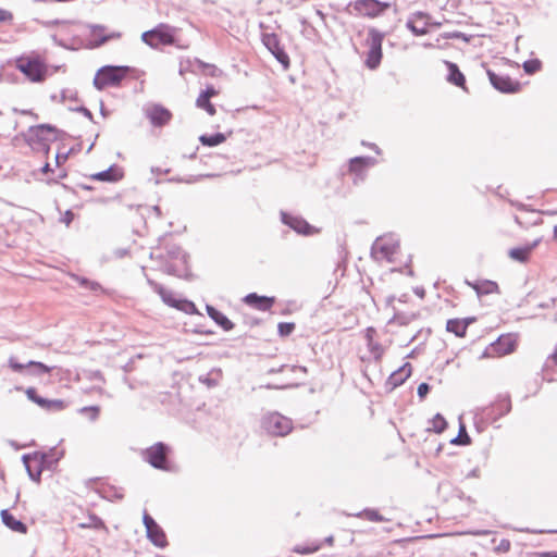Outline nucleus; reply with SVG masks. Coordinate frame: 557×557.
<instances>
[{
	"mask_svg": "<svg viewBox=\"0 0 557 557\" xmlns=\"http://www.w3.org/2000/svg\"><path fill=\"white\" fill-rule=\"evenodd\" d=\"M355 516L356 517H360V518L363 517L367 520L372 521V522H383V521H386V519L383 516H381L379 513V511L375 510V509H364V510L356 513Z\"/></svg>",
	"mask_w": 557,
	"mask_h": 557,
	"instance_id": "34",
	"label": "nucleus"
},
{
	"mask_svg": "<svg viewBox=\"0 0 557 557\" xmlns=\"http://www.w3.org/2000/svg\"><path fill=\"white\" fill-rule=\"evenodd\" d=\"M285 368H287V367H286V366H282V367H281V368H278V369H274V368H272V369H270V370H269V373L280 372V371H283Z\"/></svg>",
	"mask_w": 557,
	"mask_h": 557,
	"instance_id": "58",
	"label": "nucleus"
},
{
	"mask_svg": "<svg viewBox=\"0 0 557 557\" xmlns=\"http://www.w3.org/2000/svg\"><path fill=\"white\" fill-rule=\"evenodd\" d=\"M129 72L131 67L126 65H104L96 73L92 84L98 90L119 86Z\"/></svg>",
	"mask_w": 557,
	"mask_h": 557,
	"instance_id": "1",
	"label": "nucleus"
},
{
	"mask_svg": "<svg viewBox=\"0 0 557 557\" xmlns=\"http://www.w3.org/2000/svg\"><path fill=\"white\" fill-rule=\"evenodd\" d=\"M411 374V364L409 362L405 363L397 371L393 372L388 380L387 384L393 387H397L401 385Z\"/></svg>",
	"mask_w": 557,
	"mask_h": 557,
	"instance_id": "28",
	"label": "nucleus"
},
{
	"mask_svg": "<svg viewBox=\"0 0 557 557\" xmlns=\"http://www.w3.org/2000/svg\"><path fill=\"white\" fill-rule=\"evenodd\" d=\"M16 69L32 82H42L47 74L46 64L38 58L20 57L15 62Z\"/></svg>",
	"mask_w": 557,
	"mask_h": 557,
	"instance_id": "5",
	"label": "nucleus"
},
{
	"mask_svg": "<svg viewBox=\"0 0 557 557\" xmlns=\"http://www.w3.org/2000/svg\"><path fill=\"white\" fill-rule=\"evenodd\" d=\"M473 321V318L449 319L446 323V330L448 332L454 333L458 337H465L469 324L472 323Z\"/></svg>",
	"mask_w": 557,
	"mask_h": 557,
	"instance_id": "20",
	"label": "nucleus"
},
{
	"mask_svg": "<svg viewBox=\"0 0 557 557\" xmlns=\"http://www.w3.org/2000/svg\"><path fill=\"white\" fill-rule=\"evenodd\" d=\"M286 386H287V385H282V386L271 385V384L265 385V387H267L268 389L284 388V387H286Z\"/></svg>",
	"mask_w": 557,
	"mask_h": 557,
	"instance_id": "55",
	"label": "nucleus"
},
{
	"mask_svg": "<svg viewBox=\"0 0 557 557\" xmlns=\"http://www.w3.org/2000/svg\"><path fill=\"white\" fill-rule=\"evenodd\" d=\"M333 541H334V537H333V536H329V537H326V539H325V542H326L327 544H330V545L333 543Z\"/></svg>",
	"mask_w": 557,
	"mask_h": 557,
	"instance_id": "64",
	"label": "nucleus"
},
{
	"mask_svg": "<svg viewBox=\"0 0 557 557\" xmlns=\"http://www.w3.org/2000/svg\"><path fill=\"white\" fill-rule=\"evenodd\" d=\"M537 244H539V240H535L532 244L523 246V247L511 248L508 251V256L516 261L524 263L529 260V257H530L532 250L537 246Z\"/></svg>",
	"mask_w": 557,
	"mask_h": 557,
	"instance_id": "25",
	"label": "nucleus"
},
{
	"mask_svg": "<svg viewBox=\"0 0 557 557\" xmlns=\"http://www.w3.org/2000/svg\"><path fill=\"white\" fill-rule=\"evenodd\" d=\"M431 423H432L431 430L438 434L444 432L445 429L447 428V421L441 413H436L434 416V418L432 419Z\"/></svg>",
	"mask_w": 557,
	"mask_h": 557,
	"instance_id": "37",
	"label": "nucleus"
},
{
	"mask_svg": "<svg viewBox=\"0 0 557 557\" xmlns=\"http://www.w3.org/2000/svg\"><path fill=\"white\" fill-rule=\"evenodd\" d=\"M376 164V160L372 157H355L349 161V170L357 175L362 174L363 170Z\"/></svg>",
	"mask_w": 557,
	"mask_h": 557,
	"instance_id": "26",
	"label": "nucleus"
},
{
	"mask_svg": "<svg viewBox=\"0 0 557 557\" xmlns=\"http://www.w3.org/2000/svg\"><path fill=\"white\" fill-rule=\"evenodd\" d=\"M362 145H363V146H367V147H369V148H371V149H373L377 154H380V153H381V149H380V148H379V146H377V145H375V144H371V143L362 141Z\"/></svg>",
	"mask_w": 557,
	"mask_h": 557,
	"instance_id": "51",
	"label": "nucleus"
},
{
	"mask_svg": "<svg viewBox=\"0 0 557 557\" xmlns=\"http://www.w3.org/2000/svg\"><path fill=\"white\" fill-rule=\"evenodd\" d=\"M13 20V14L4 9H0V22H11Z\"/></svg>",
	"mask_w": 557,
	"mask_h": 557,
	"instance_id": "45",
	"label": "nucleus"
},
{
	"mask_svg": "<svg viewBox=\"0 0 557 557\" xmlns=\"http://www.w3.org/2000/svg\"><path fill=\"white\" fill-rule=\"evenodd\" d=\"M165 272L169 273V274H174L175 273L173 267L170 265V264H168L165 267Z\"/></svg>",
	"mask_w": 557,
	"mask_h": 557,
	"instance_id": "59",
	"label": "nucleus"
},
{
	"mask_svg": "<svg viewBox=\"0 0 557 557\" xmlns=\"http://www.w3.org/2000/svg\"><path fill=\"white\" fill-rule=\"evenodd\" d=\"M522 66L527 74L532 75L541 70L542 62L539 59H531L524 61Z\"/></svg>",
	"mask_w": 557,
	"mask_h": 557,
	"instance_id": "38",
	"label": "nucleus"
},
{
	"mask_svg": "<svg viewBox=\"0 0 557 557\" xmlns=\"http://www.w3.org/2000/svg\"><path fill=\"white\" fill-rule=\"evenodd\" d=\"M202 96H207V98H211L218 95V90L213 86H208L205 90L200 92Z\"/></svg>",
	"mask_w": 557,
	"mask_h": 557,
	"instance_id": "46",
	"label": "nucleus"
},
{
	"mask_svg": "<svg viewBox=\"0 0 557 557\" xmlns=\"http://www.w3.org/2000/svg\"><path fill=\"white\" fill-rule=\"evenodd\" d=\"M9 367L14 372H23L27 370L29 373L35 375L47 374L51 372V368L39 361H28L27 363H20L14 357L9 358Z\"/></svg>",
	"mask_w": 557,
	"mask_h": 557,
	"instance_id": "13",
	"label": "nucleus"
},
{
	"mask_svg": "<svg viewBox=\"0 0 557 557\" xmlns=\"http://www.w3.org/2000/svg\"><path fill=\"white\" fill-rule=\"evenodd\" d=\"M66 159H67V153H64V154H60V153H58V154L55 156V162H57V165H60V164H61V162L66 161Z\"/></svg>",
	"mask_w": 557,
	"mask_h": 557,
	"instance_id": "52",
	"label": "nucleus"
},
{
	"mask_svg": "<svg viewBox=\"0 0 557 557\" xmlns=\"http://www.w3.org/2000/svg\"><path fill=\"white\" fill-rule=\"evenodd\" d=\"M430 392V385L428 383H420L418 388H417V393H418V396L423 399Z\"/></svg>",
	"mask_w": 557,
	"mask_h": 557,
	"instance_id": "43",
	"label": "nucleus"
},
{
	"mask_svg": "<svg viewBox=\"0 0 557 557\" xmlns=\"http://www.w3.org/2000/svg\"><path fill=\"white\" fill-rule=\"evenodd\" d=\"M430 16L428 13L417 11L410 15L406 23V27L414 35V36H423L426 35L428 29V22H424L422 26H418L416 23V20H428Z\"/></svg>",
	"mask_w": 557,
	"mask_h": 557,
	"instance_id": "19",
	"label": "nucleus"
},
{
	"mask_svg": "<svg viewBox=\"0 0 557 557\" xmlns=\"http://www.w3.org/2000/svg\"><path fill=\"white\" fill-rule=\"evenodd\" d=\"M77 111L82 112L89 120H92V117H94L92 113L85 107L78 108Z\"/></svg>",
	"mask_w": 557,
	"mask_h": 557,
	"instance_id": "49",
	"label": "nucleus"
},
{
	"mask_svg": "<svg viewBox=\"0 0 557 557\" xmlns=\"http://www.w3.org/2000/svg\"><path fill=\"white\" fill-rule=\"evenodd\" d=\"M82 414H86L90 421H96L100 413L99 406H87L79 409Z\"/></svg>",
	"mask_w": 557,
	"mask_h": 557,
	"instance_id": "39",
	"label": "nucleus"
},
{
	"mask_svg": "<svg viewBox=\"0 0 557 557\" xmlns=\"http://www.w3.org/2000/svg\"><path fill=\"white\" fill-rule=\"evenodd\" d=\"M262 42L267 49L274 55V58L282 64L284 70L289 67V57L280 44L277 35L273 33H265L262 35Z\"/></svg>",
	"mask_w": 557,
	"mask_h": 557,
	"instance_id": "10",
	"label": "nucleus"
},
{
	"mask_svg": "<svg viewBox=\"0 0 557 557\" xmlns=\"http://www.w3.org/2000/svg\"><path fill=\"white\" fill-rule=\"evenodd\" d=\"M123 173L121 169L116 165H112L109 169L98 172L94 175H91L92 180L101 181V182H117L122 178Z\"/></svg>",
	"mask_w": 557,
	"mask_h": 557,
	"instance_id": "27",
	"label": "nucleus"
},
{
	"mask_svg": "<svg viewBox=\"0 0 557 557\" xmlns=\"http://www.w3.org/2000/svg\"><path fill=\"white\" fill-rule=\"evenodd\" d=\"M1 520L5 527L11 529L14 532H18L25 534L27 532V527L21 520H17L13 515L9 512L8 509L1 510Z\"/></svg>",
	"mask_w": 557,
	"mask_h": 557,
	"instance_id": "23",
	"label": "nucleus"
},
{
	"mask_svg": "<svg viewBox=\"0 0 557 557\" xmlns=\"http://www.w3.org/2000/svg\"><path fill=\"white\" fill-rule=\"evenodd\" d=\"M54 133L57 132V128L53 125L50 124H39L35 126H30L28 128V134L36 138L38 141L47 140V137L45 136V133Z\"/></svg>",
	"mask_w": 557,
	"mask_h": 557,
	"instance_id": "32",
	"label": "nucleus"
},
{
	"mask_svg": "<svg viewBox=\"0 0 557 557\" xmlns=\"http://www.w3.org/2000/svg\"><path fill=\"white\" fill-rule=\"evenodd\" d=\"M207 103H210V99L207 98V96L199 95L197 100H196L197 107L200 108V109H205Z\"/></svg>",
	"mask_w": 557,
	"mask_h": 557,
	"instance_id": "47",
	"label": "nucleus"
},
{
	"mask_svg": "<svg viewBox=\"0 0 557 557\" xmlns=\"http://www.w3.org/2000/svg\"><path fill=\"white\" fill-rule=\"evenodd\" d=\"M451 443L457 445H469L471 443V438L468 435L466 425L463 423H460L459 434L454 440H451Z\"/></svg>",
	"mask_w": 557,
	"mask_h": 557,
	"instance_id": "36",
	"label": "nucleus"
},
{
	"mask_svg": "<svg viewBox=\"0 0 557 557\" xmlns=\"http://www.w3.org/2000/svg\"><path fill=\"white\" fill-rule=\"evenodd\" d=\"M542 557H557V552H545V553H542Z\"/></svg>",
	"mask_w": 557,
	"mask_h": 557,
	"instance_id": "54",
	"label": "nucleus"
},
{
	"mask_svg": "<svg viewBox=\"0 0 557 557\" xmlns=\"http://www.w3.org/2000/svg\"><path fill=\"white\" fill-rule=\"evenodd\" d=\"M226 140V136L223 133H215V134H203L199 137V141L203 146L208 147H215Z\"/></svg>",
	"mask_w": 557,
	"mask_h": 557,
	"instance_id": "33",
	"label": "nucleus"
},
{
	"mask_svg": "<svg viewBox=\"0 0 557 557\" xmlns=\"http://www.w3.org/2000/svg\"><path fill=\"white\" fill-rule=\"evenodd\" d=\"M315 14L321 18V20H324L325 15L322 11L320 10H315Z\"/></svg>",
	"mask_w": 557,
	"mask_h": 557,
	"instance_id": "61",
	"label": "nucleus"
},
{
	"mask_svg": "<svg viewBox=\"0 0 557 557\" xmlns=\"http://www.w3.org/2000/svg\"><path fill=\"white\" fill-rule=\"evenodd\" d=\"M141 40L151 48H158L160 45H173L175 41L174 28L165 24H160L153 29L144 32L141 34Z\"/></svg>",
	"mask_w": 557,
	"mask_h": 557,
	"instance_id": "6",
	"label": "nucleus"
},
{
	"mask_svg": "<svg viewBox=\"0 0 557 557\" xmlns=\"http://www.w3.org/2000/svg\"><path fill=\"white\" fill-rule=\"evenodd\" d=\"M296 370H301V371L306 372V368L305 367H292L290 368V371H296Z\"/></svg>",
	"mask_w": 557,
	"mask_h": 557,
	"instance_id": "62",
	"label": "nucleus"
},
{
	"mask_svg": "<svg viewBox=\"0 0 557 557\" xmlns=\"http://www.w3.org/2000/svg\"><path fill=\"white\" fill-rule=\"evenodd\" d=\"M375 333H376V331H375L374 327H372V326L367 327V330H366L367 344L371 343V342H375L374 338H373Z\"/></svg>",
	"mask_w": 557,
	"mask_h": 557,
	"instance_id": "48",
	"label": "nucleus"
},
{
	"mask_svg": "<svg viewBox=\"0 0 557 557\" xmlns=\"http://www.w3.org/2000/svg\"><path fill=\"white\" fill-rule=\"evenodd\" d=\"M146 532H147V537L153 545H156L157 547H161V548L166 546L168 542H166L165 533L159 524H157L154 528L149 529Z\"/></svg>",
	"mask_w": 557,
	"mask_h": 557,
	"instance_id": "31",
	"label": "nucleus"
},
{
	"mask_svg": "<svg viewBox=\"0 0 557 557\" xmlns=\"http://www.w3.org/2000/svg\"><path fill=\"white\" fill-rule=\"evenodd\" d=\"M281 221L283 224L289 226L292 230L301 235H311L314 233V227L310 225L305 219L289 214L287 212H281Z\"/></svg>",
	"mask_w": 557,
	"mask_h": 557,
	"instance_id": "14",
	"label": "nucleus"
},
{
	"mask_svg": "<svg viewBox=\"0 0 557 557\" xmlns=\"http://www.w3.org/2000/svg\"><path fill=\"white\" fill-rule=\"evenodd\" d=\"M33 456V460L36 465H39L42 469H50L53 465H55L60 457L55 456V449H50L49 453H39L36 451L30 454Z\"/></svg>",
	"mask_w": 557,
	"mask_h": 557,
	"instance_id": "21",
	"label": "nucleus"
},
{
	"mask_svg": "<svg viewBox=\"0 0 557 557\" xmlns=\"http://www.w3.org/2000/svg\"><path fill=\"white\" fill-rule=\"evenodd\" d=\"M41 171H42V173H48V172H50V171H52V170H51V168H50V164H49V163H46V164L42 166Z\"/></svg>",
	"mask_w": 557,
	"mask_h": 557,
	"instance_id": "56",
	"label": "nucleus"
},
{
	"mask_svg": "<svg viewBox=\"0 0 557 557\" xmlns=\"http://www.w3.org/2000/svg\"><path fill=\"white\" fill-rule=\"evenodd\" d=\"M397 249L398 242L392 236L377 237L371 247V256L376 260L386 259L391 261Z\"/></svg>",
	"mask_w": 557,
	"mask_h": 557,
	"instance_id": "8",
	"label": "nucleus"
},
{
	"mask_svg": "<svg viewBox=\"0 0 557 557\" xmlns=\"http://www.w3.org/2000/svg\"><path fill=\"white\" fill-rule=\"evenodd\" d=\"M169 253L173 258H177L181 255V249L178 247H174L173 249L169 250Z\"/></svg>",
	"mask_w": 557,
	"mask_h": 557,
	"instance_id": "53",
	"label": "nucleus"
},
{
	"mask_svg": "<svg viewBox=\"0 0 557 557\" xmlns=\"http://www.w3.org/2000/svg\"><path fill=\"white\" fill-rule=\"evenodd\" d=\"M143 522L145 524L146 531H148L151 528H154L158 523L154 521V519L149 516L147 512L144 513Z\"/></svg>",
	"mask_w": 557,
	"mask_h": 557,
	"instance_id": "42",
	"label": "nucleus"
},
{
	"mask_svg": "<svg viewBox=\"0 0 557 557\" xmlns=\"http://www.w3.org/2000/svg\"><path fill=\"white\" fill-rule=\"evenodd\" d=\"M484 288L479 285H474V289L478 294H490L498 288V285L495 282L486 281L484 284Z\"/></svg>",
	"mask_w": 557,
	"mask_h": 557,
	"instance_id": "41",
	"label": "nucleus"
},
{
	"mask_svg": "<svg viewBox=\"0 0 557 557\" xmlns=\"http://www.w3.org/2000/svg\"><path fill=\"white\" fill-rule=\"evenodd\" d=\"M20 112H21L22 114H29V115H32V116H34V117H37V114L33 113L30 110H22V111H20Z\"/></svg>",
	"mask_w": 557,
	"mask_h": 557,
	"instance_id": "60",
	"label": "nucleus"
},
{
	"mask_svg": "<svg viewBox=\"0 0 557 557\" xmlns=\"http://www.w3.org/2000/svg\"><path fill=\"white\" fill-rule=\"evenodd\" d=\"M261 428L270 435L286 436L293 430V421L277 411H272L261 418Z\"/></svg>",
	"mask_w": 557,
	"mask_h": 557,
	"instance_id": "3",
	"label": "nucleus"
},
{
	"mask_svg": "<svg viewBox=\"0 0 557 557\" xmlns=\"http://www.w3.org/2000/svg\"><path fill=\"white\" fill-rule=\"evenodd\" d=\"M22 461L26 468L28 476L36 483L40 482L42 468L39 465H36L33 460V456L30 454H25L22 457Z\"/></svg>",
	"mask_w": 557,
	"mask_h": 557,
	"instance_id": "29",
	"label": "nucleus"
},
{
	"mask_svg": "<svg viewBox=\"0 0 557 557\" xmlns=\"http://www.w3.org/2000/svg\"><path fill=\"white\" fill-rule=\"evenodd\" d=\"M147 283L151 286V288L160 295V297L162 298L163 302L173 307V308H176V309H180L186 313H195L197 311L196 309V306L193 301H189V300H177L174 298L173 294L169 290H166L162 285H160L159 283L154 282L153 280L147 277Z\"/></svg>",
	"mask_w": 557,
	"mask_h": 557,
	"instance_id": "7",
	"label": "nucleus"
},
{
	"mask_svg": "<svg viewBox=\"0 0 557 557\" xmlns=\"http://www.w3.org/2000/svg\"><path fill=\"white\" fill-rule=\"evenodd\" d=\"M25 393L30 401L35 403L47 411H61L65 408L64 400L44 398L37 394L36 388L34 387H28Z\"/></svg>",
	"mask_w": 557,
	"mask_h": 557,
	"instance_id": "12",
	"label": "nucleus"
},
{
	"mask_svg": "<svg viewBox=\"0 0 557 557\" xmlns=\"http://www.w3.org/2000/svg\"><path fill=\"white\" fill-rule=\"evenodd\" d=\"M91 36L94 38V47H100L111 39H119L122 35L120 32H112L106 34V27L103 25H91Z\"/></svg>",
	"mask_w": 557,
	"mask_h": 557,
	"instance_id": "18",
	"label": "nucleus"
},
{
	"mask_svg": "<svg viewBox=\"0 0 557 557\" xmlns=\"http://www.w3.org/2000/svg\"><path fill=\"white\" fill-rule=\"evenodd\" d=\"M445 64L448 69V75H447V81L457 86V87H461L465 89V85H466V77L465 75L460 72L458 65L454 62H450V61H445Z\"/></svg>",
	"mask_w": 557,
	"mask_h": 557,
	"instance_id": "24",
	"label": "nucleus"
},
{
	"mask_svg": "<svg viewBox=\"0 0 557 557\" xmlns=\"http://www.w3.org/2000/svg\"><path fill=\"white\" fill-rule=\"evenodd\" d=\"M206 309L208 315L224 331L233 330L234 323L224 313L210 305H207Z\"/></svg>",
	"mask_w": 557,
	"mask_h": 557,
	"instance_id": "22",
	"label": "nucleus"
},
{
	"mask_svg": "<svg viewBox=\"0 0 557 557\" xmlns=\"http://www.w3.org/2000/svg\"><path fill=\"white\" fill-rule=\"evenodd\" d=\"M367 347H368L369 351L371 352L373 359L376 362L381 361V359L384 355V351H385L384 347L377 342L368 343Z\"/></svg>",
	"mask_w": 557,
	"mask_h": 557,
	"instance_id": "35",
	"label": "nucleus"
},
{
	"mask_svg": "<svg viewBox=\"0 0 557 557\" xmlns=\"http://www.w3.org/2000/svg\"><path fill=\"white\" fill-rule=\"evenodd\" d=\"M389 7V2L379 0H356L348 4L347 11L356 16L375 18L381 16Z\"/></svg>",
	"mask_w": 557,
	"mask_h": 557,
	"instance_id": "4",
	"label": "nucleus"
},
{
	"mask_svg": "<svg viewBox=\"0 0 557 557\" xmlns=\"http://www.w3.org/2000/svg\"><path fill=\"white\" fill-rule=\"evenodd\" d=\"M81 285L90 288L91 290H98L100 289V284L97 282H90L87 278L81 280Z\"/></svg>",
	"mask_w": 557,
	"mask_h": 557,
	"instance_id": "44",
	"label": "nucleus"
},
{
	"mask_svg": "<svg viewBox=\"0 0 557 557\" xmlns=\"http://www.w3.org/2000/svg\"><path fill=\"white\" fill-rule=\"evenodd\" d=\"M244 301H245V304H247L258 310L268 311L273 306L275 298L268 297V296H260L256 293H250L245 296Z\"/></svg>",
	"mask_w": 557,
	"mask_h": 557,
	"instance_id": "17",
	"label": "nucleus"
},
{
	"mask_svg": "<svg viewBox=\"0 0 557 557\" xmlns=\"http://www.w3.org/2000/svg\"><path fill=\"white\" fill-rule=\"evenodd\" d=\"M384 40V33L374 27L369 28L366 46L368 47L364 65L370 70H375L381 64L383 52L382 44Z\"/></svg>",
	"mask_w": 557,
	"mask_h": 557,
	"instance_id": "2",
	"label": "nucleus"
},
{
	"mask_svg": "<svg viewBox=\"0 0 557 557\" xmlns=\"http://www.w3.org/2000/svg\"><path fill=\"white\" fill-rule=\"evenodd\" d=\"M65 218H66V224H70L72 221V218H73V213L71 211H67Z\"/></svg>",
	"mask_w": 557,
	"mask_h": 557,
	"instance_id": "57",
	"label": "nucleus"
},
{
	"mask_svg": "<svg viewBox=\"0 0 557 557\" xmlns=\"http://www.w3.org/2000/svg\"><path fill=\"white\" fill-rule=\"evenodd\" d=\"M511 410V401L508 395L499 396L486 412V416L493 421L504 417Z\"/></svg>",
	"mask_w": 557,
	"mask_h": 557,
	"instance_id": "16",
	"label": "nucleus"
},
{
	"mask_svg": "<svg viewBox=\"0 0 557 557\" xmlns=\"http://www.w3.org/2000/svg\"><path fill=\"white\" fill-rule=\"evenodd\" d=\"M295 330V323L292 322H281L277 325V331L281 336H288Z\"/></svg>",
	"mask_w": 557,
	"mask_h": 557,
	"instance_id": "40",
	"label": "nucleus"
},
{
	"mask_svg": "<svg viewBox=\"0 0 557 557\" xmlns=\"http://www.w3.org/2000/svg\"><path fill=\"white\" fill-rule=\"evenodd\" d=\"M203 110H206V112L211 116L214 115L216 112L214 106L211 102L207 103Z\"/></svg>",
	"mask_w": 557,
	"mask_h": 557,
	"instance_id": "50",
	"label": "nucleus"
},
{
	"mask_svg": "<svg viewBox=\"0 0 557 557\" xmlns=\"http://www.w3.org/2000/svg\"><path fill=\"white\" fill-rule=\"evenodd\" d=\"M168 454L169 447L160 442L146 449L145 459L156 469L168 470Z\"/></svg>",
	"mask_w": 557,
	"mask_h": 557,
	"instance_id": "9",
	"label": "nucleus"
},
{
	"mask_svg": "<svg viewBox=\"0 0 557 557\" xmlns=\"http://www.w3.org/2000/svg\"><path fill=\"white\" fill-rule=\"evenodd\" d=\"M146 115L153 126H163L169 123L172 113L160 104H154L146 110Z\"/></svg>",
	"mask_w": 557,
	"mask_h": 557,
	"instance_id": "15",
	"label": "nucleus"
},
{
	"mask_svg": "<svg viewBox=\"0 0 557 557\" xmlns=\"http://www.w3.org/2000/svg\"><path fill=\"white\" fill-rule=\"evenodd\" d=\"M490 83L492 86L504 94H516L520 90L521 85L519 82L512 81L507 75H498L494 73L492 70L486 71Z\"/></svg>",
	"mask_w": 557,
	"mask_h": 557,
	"instance_id": "11",
	"label": "nucleus"
},
{
	"mask_svg": "<svg viewBox=\"0 0 557 557\" xmlns=\"http://www.w3.org/2000/svg\"><path fill=\"white\" fill-rule=\"evenodd\" d=\"M416 294L420 297H423L424 296V290L423 289H416Z\"/></svg>",
	"mask_w": 557,
	"mask_h": 557,
	"instance_id": "63",
	"label": "nucleus"
},
{
	"mask_svg": "<svg viewBox=\"0 0 557 557\" xmlns=\"http://www.w3.org/2000/svg\"><path fill=\"white\" fill-rule=\"evenodd\" d=\"M494 350L499 355H508L516 348V342L510 336H500L494 344Z\"/></svg>",
	"mask_w": 557,
	"mask_h": 557,
	"instance_id": "30",
	"label": "nucleus"
}]
</instances>
